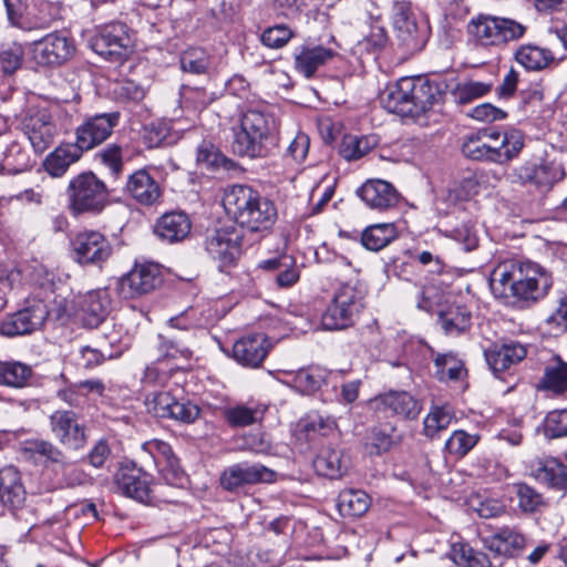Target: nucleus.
I'll return each mask as SVG.
<instances>
[{
    "mask_svg": "<svg viewBox=\"0 0 567 567\" xmlns=\"http://www.w3.org/2000/svg\"><path fill=\"white\" fill-rule=\"evenodd\" d=\"M553 285L551 276L533 261H508L494 268L489 279L496 298L515 297L536 302L543 299Z\"/></svg>",
    "mask_w": 567,
    "mask_h": 567,
    "instance_id": "1",
    "label": "nucleus"
},
{
    "mask_svg": "<svg viewBox=\"0 0 567 567\" xmlns=\"http://www.w3.org/2000/svg\"><path fill=\"white\" fill-rule=\"evenodd\" d=\"M234 154L250 159L268 157L279 147V126L269 113L247 110L231 127Z\"/></svg>",
    "mask_w": 567,
    "mask_h": 567,
    "instance_id": "2",
    "label": "nucleus"
},
{
    "mask_svg": "<svg viewBox=\"0 0 567 567\" xmlns=\"http://www.w3.org/2000/svg\"><path fill=\"white\" fill-rule=\"evenodd\" d=\"M223 206L231 219L254 233L269 230L278 216L275 203L247 185L226 188Z\"/></svg>",
    "mask_w": 567,
    "mask_h": 567,
    "instance_id": "3",
    "label": "nucleus"
},
{
    "mask_svg": "<svg viewBox=\"0 0 567 567\" xmlns=\"http://www.w3.org/2000/svg\"><path fill=\"white\" fill-rule=\"evenodd\" d=\"M68 208L72 215L96 214L109 203V189L94 173L85 172L74 176L66 188Z\"/></svg>",
    "mask_w": 567,
    "mask_h": 567,
    "instance_id": "4",
    "label": "nucleus"
},
{
    "mask_svg": "<svg viewBox=\"0 0 567 567\" xmlns=\"http://www.w3.org/2000/svg\"><path fill=\"white\" fill-rule=\"evenodd\" d=\"M466 30L477 44L497 47L520 39L526 27L513 19L478 14L470 20Z\"/></svg>",
    "mask_w": 567,
    "mask_h": 567,
    "instance_id": "5",
    "label": "nucleus"
},
{
    "mask_svg": "<svg viewBox=\"0 0 567 567\" xmlns=\"http://www.w3.org/2000/svg\"><path fill=\"white\" fill-rule=\"evenodd\" d=\"M363 296L351 285L340 286L321 317L326 330H341L353 324L363 307Z\"/></svg>",
    "mask_w": 567,
    "mask_h": 567,
    "instance_id": "6",
    "label": "nucleus"
},
{
    "mask_svg": "<svg viewBox=\"0 0 567 567\" xmlns=\"http://www.w3.org/2000/svg\"><path fill=\"white\" fill-rule=\"evenodd\" d=\"M21 130L33 151L42 154L53 145L62 131H68V126L59 124L47 109L31 107L21 121Z\"/></svg>",
    "mask_w": 567,
    "mask_h": 567,
    "instance_id": "7",
    "label": "nucleus"
},
{
    "mask_svg": "<svg viewBox=\"0 0 567 567\" xmlns=\"http://www.w3.org/2000/svg\"><path fill=\"white\" fill-rule=\"evenodd\" d=\"M90 47L105 60L121 62L127 56L132 40L125 24L111 23L90 39Z\"/></svg>",
    "mask_w": 567,
    "mask_h": 567,
    "instance_id": "8",
    "label": "nucleus"
},
{
    "mask_svg": "<svg viewBox=\"0 0 567 567\" xmlns=\"http://www.w3.org/2000/svg\"><path fill=\"white\" fill-rule=\"evenodd\" d=\"M120 114L117 112L102 113L87 117L75 128L76 147L82 152H87L105 142L118 124Z\"/></svg>",
    "mask_w": 567,
    "mask_h": 567,
    "instance_id": "9",
    "label": "nucleus"
},
{
    "mask_svg": "<svg viewBox=\"0 0 567 567\" xmlns=\"http://www.w3.org/2000/svg\"><path fill=\"white\" fill-rule=\"evenodd\" d=\"M73 258L80 265L101 266L112 255L110 240L100 231L83 230L71 241Z\"/></svg>",
    "mask_w": 567,
    "mask_h": 567,
    "instance_id": "10",
    "label": "nucleus"
},
{
    "mask_svg": "<svg viewBox=\"0 0 567 567\" xmlns=\"http://www.w3.org/2000/svg\"><path fill=\"white\" fill-rule=\"evenodd\" d=\"M276 473L260 463H237L226 467L220 475V485L228 492H239L249 485L271 483Z\"/></svg>",
    "mask_w": 567,
    "mask_h": 567,
    "instance_id": "11",
    "label": "nucleus"
},
{
    "mask_svg": "<svg viewBox=\"0 0 567 567\" xmlns=\"http://www.w3.org/2000/svg\"><path fill=\"white\" fill-rule=\"evenodd\" d=\"M10 22L22 30L48 28L59 17V7L47 0H33L23 13H18L12 0H3Z\"/></svg>",
    "mask_w": 567,
    "mask_h": 567,
    "instance_id": "12",
    "label": "nucleus"
},
{
    "mask_svg": "<svg viewBox=\"0 0 567 567\" xmlns=\"http://www.w3.org/2000/svg\"><path fill=\"white\" fill-rule=\"evenodd\" d=\"M74 316L83 327L96 328L109 316L111 297L106 289H96L74 299Z\"/></svg>",
    "mask_w": 567,
    "mask_h": 567,
    "instance_id": "13",
    "label": "nucleus"
},
{
    "mask_svg": "<svg viewBox=\"0 0 567 567\" xmlns=\"http://www.w3.org/2000/svg\"><path fill=\"white\" fill-rule=\"evenodd\" d=\"M161 270L155 264H140L118 280V293L133 299L153 291L161 284Z\"/></svg>",
    "mask_w": 567,
    "mask_h": 567,
    "instance_id": "14",
    "label": "nucleus"
},
{
    "mask_svg": "<svg viewBox=\"0 0 567 567\" xmlns=\"http://www.w3.org/2000/svg\"><path fill=\"white\" fill-rule=\"evenodd\" d=\"M390 18L396 37L410 49L423 42L416 13L410 0H391Z\"/></svg>",
    "mask_w": 567,
    "mask_h": 567,
    "instance_id": "15",
    "label": "nucleus"
},
{
    "mask_svg": "<svg viewBox=\"0 0 567 567\" xmlns=\"http://www.w3.org/2000/svg\"><path fill=\"white\" fill-rule=\"evenodd\" d=\"M73 42L63 33L52 32L31 43L32 59L40 65H60L74 53Z\"/></svg>",
    "mask_w": 567,
    "mask_h": 567,
    "instance_id": "16",
    "label": "nucleus"
},
{
    "mask_svg": "<svg viewBox=\"0 0 567 567\" xmlns=\"http://www.w3.org/2000/svg\"><path fill=\"white\" fill-rule=\"evenodd\" d=\"M241 235L233 226L213 230L206 236L205 248L213 259L227 266L235 261L240 251Z\"/></svg>",
    "mask_w": 567,
    "mask_h": 567,
    "instance_id": "17",
    "label": "nucleus"
},
{
    "mask_svg": "<svg viewBox=\"0 0 567 567\" xmlns=\"http://www.w3.org/2000/svg\"><path fill=\"white\" fill-rule=\"evenodd\" d=\"M271 349L268 337L264 333H250L239 338L233 344L234 360L250 369L259 368Z\"/></svg>",
    "mask_w": 567,
    "mask_h": 567,
    "instance_id": "18",
    "label": "nucleus"
},
{
    "mask_svg": "<svg viewBox=\"0 0 567 567\" xmlns=\"http://www.w3.org/2000/svg\"><path fill=\"white\" fill-rule=\"evenodd\" d=\"M117 491L141 503L150 501L152 476L135 465H122L114 476Z\"/></svg>",
    "mask_w": 567,
    "mask_h": 567,
    "instance_id": "19",
    "label": "nucleus"
},
{
    "mask_svg": "<svg viewBox=\"0 0 567 567\" xmlns=\"http://www.w3.org/2000/svg\"><path fill=\"white\" fill-rule=\"evenodd\" d=\"M142 451L152 458L158 470L163 472L165 480L169 484L182 483L184 472L182 471L179 461L168 443L153 439L143 443Z\"/></svg>",
    "mask_w": 567,
    "mask_h": 567,
    "instance_id": "20",
    "label": "nucleus"
},
{
    "mask_svg": "<svg viewBox=\"0 0 567 567\" xmlns=\"http://www.w3.org/2000/svg\"><path fill=\"white\" fill-rule=\"evenodd\" d=\"M51 430L60 443L68 449L79 450L84 446L86 436L84 427L72 411H56L50 416Z\"/></svg>",
    "mask_w": 567,
    "mask_h": 567,
    "instance_id": "21",
    "label": "nucleus"
},
{
    "mask_svg": "<svg viewBox=\"0 0 567 567\" xmlns=\"http://www.w3.org/2000/svg\"><path fill=\"white\" fill-rule=\"evenodd\" d=\"M481 542L494 557H513L520 553L527 544L523 533L511 526H503L494 534L482 536Z\"/></svg>",
    "mask_w": 567,
    "mask_h": 567,
    "instance_id": "22",
    "label": "nucleus"
},
{
    "mask_svg": "<svg viewBox=\"0 0 567 567\" xmlns=\"http://www.w3.org/2000/svg\"><path fill=\"white\" fill-rule=\"evenodd\" d=\"M373 402L377 409L406 420L416 419L422 410L421 403L408 391L390 390Z\"/></svg>",
    "mask_w": 567,
    "mask_h": 567,
    "instance_id": "23",
    "label": "nucleus"
},
{
    "mask_svg": "<svg viewBox=\"0 0 567 567\" xmlns=\"http://www.w3.org/2000/svg\"><path fill=\"white\" fill-rule=\"evenodd\" d=\"M364 204L375 210H388L399 203V193L383 179H369L357 190Z\"/></svg>",
    "mask_w": 567,
    "mask_h": 567,
    "instance_id": "24",
    "label": "nucleus"
},
{
    "mask_svg": "<svg viewBox=\"0 0 567 567\" xmlns=\"http://www.w3.org/2000/svg\"><path fill=\"white\" fill-rule=\"evenodd\" d=\"M125 190L134 200L147 206L156 204L162 195L158 183L144 168L128 176Z\"/></svg>",
    "mask_w": 567,
    "mask_h": 567,
    "instance_id": "25",
    "label": "nucleus"
},
{
    "mask_svg": "<svg viewBox=\"0 0 567 567\" xmlns=\"http://www.w3.org/2000/svg\"><path fill=\"white\" fill-rule=\"evenodd\" d=\"M489 368L494 372H503L511 365L520 362L527 354L525 346L516 341L494 343L484 352Z\"/></svg>",
    "mask_w": 567,
    "mask_h": 567,
    "instance_id": "26",
    "label": "nucleus"
},
{
    "mask_svg": "<svg viewBox=\"0 0 567 567\" xmlns=\"http://www.w3.org/2000/svg\"><path fill=\"white\" fill-rule=\"evenodd\" d=\"M514 174L520 183L538 187H551L560 178L558 169L543 161L525 162Z\"/></svg>",
    "mask_w": 567,
    "mask_h": 567,
    "instance_id": "27",
    "label": "nucleus"
},
{
    "mask_svg": "<svg viewBox=\"0 0 567 567\" xmlns=\"http://www.w3.org/2000/svg\"><path fill=\"white\" fill-rule=\"evenodd\" d=\"M410 83L411 78H401L395 83L389 84L380 94L381 105L390 113L412 114Z\"/></svg>",
    "mask_w": 567,
    "mask_h": 567,
    "instance_id": "28",
    "label": "nucleus"
},
{
    "mask_svg": "<svg viewBox=\"0 0 567 567\" xmlns=\"http://www.w3.org/2000/svg\"><path fill=\"white\" fill-rule=\"evenodd\" d=\"M535 478L557 491L567 488V465L553 456L537 458L533 464Z\"/></svg>",
    "mask_w": 567,
    "mask_h": 567,
    "instance_id": "29",
    "label": "nucleus"
},
{
    "mask_svg": "<svg viewBox=\"0 0 567 567\" xmlns=\"http://www.w3.org/2000/svg\"><path fill=\"white\" fill-rule=\"evenodd\" d=\"M25 499L21 474L12 465L0 466V502L8 507H19Z\"/></svg>",
    "mask_w": 567,
    "mask_h": 567,
    "instance_id": "30",
    "label": "nucleus"
},
{
    "mask_svg": "<svg viewBox=\"0 0 567 567\" xmlns=\"http://www.w3.org/2000/svg\"><path fill=\"white\" fill-rule=\"evenodd\" d=\"M192 229L189 217L182 212L164 214L155 225V234L169 244L185 239Z\"/></svg>",
    "mask_w": 567,
    "mask_h": 567,
    "instance_id": "31",
    "label": "nucleus"
},
{
    "mask_svg": "<svg viewBox=\"0 0 567 567\" xmlns=\"http://www.w3.org/2000/svg\"><path fill=\"white\" fill-rule=\"evenodd\" d=\"M313 466L319 475L338 480L350 467V458L342 450L323 447L315 458Z\"/></svg>",
    "mask_w": 567,
    "mask_h": 567,
    "instance_id": "32",
    "label": "nucleus"
},
{
    "mask_svg": "<svg viewBox=\"0 0 567 567\" xmlns=\"http://www.w3.org/2000/svg\"><path fill=\"white\" fill-rule=\"evenodd\" d=\"M410 94L412 114L424 113L436 104L442 97L440 84L424 78H411Z\"/></svg>",
    "mask_w": 567,
    "mask_h": 567,
    "instance_id": "33",
    "label": "nucleus"
},
{
    "mask_svg": "<svg viewBox=\"0 0 567 567\" xmlns=\"http://www.w3.org/2000/svg\"><path fill=\"white\" fill-rule=\"evenodd\" d=\"M485 144L497 146V156H492L494 162H505L515 157L524 146V137L520 131L511 130L504 133L489 130Z\"/></svg>",
    "mask_w": 567,
    "mask_h": 567,
    "instance_id": "34",
    "label": "nucleus"
},
{
    "mask_svg": "<svg viewBox=\"0 0 567 567\" xmlns=\"http://www.w3.org/2000/svg\"><path fill=\"white\" fill-rule=\"evenodd\" d=\"M332 49L322 45L301 47L295 54V68L307 79L311 78L315 72L327 61L334 56Z\"/></svg>",
    "mask_w": 567,
    "mask_h": 567,
    "instance_id": "35",
    "label": "nucleus"
},
{
    "mask_svg": "<svg viewBox=\"0 0 567 567\" xmlns=\"http://www.w3.org/2000/svg\"><path fill=\"white\" fill-rule=\"evenodd\" d=\"M82 154L74 143L61 144L45 157L44 169L52 177H61L81 158Z\"/></svg>",
    "mask_w": 567,
    "mask_h": 567,
    "instance_id": "36",
    "label": "nucleus"
},
{
    "mask_svg": "<svg viewBox=\"0 0 567 567\" xmlns=\"http://www.w3.org/2000/svg\"><path fill=\"white\" fill-rule=\"evenodd\" d=\"M259 268L277 272L276 282L280 288L293 286L300 277L295 258L288 254L264 260L259 264Z\"/></svg>",
    "mask_w": 567,
    "mask_h": 567,
    "instance_id": "37",
    "label": "nucleus"
},
{
    "mask_svg": "<svg viewBox=\"0 0 567 567\" xmlns=\"http://www.w3.org/2000/svg\"><path fill=\"white\" fill-rule=\"evenodd\" d=\"M538 389L556 395L565 393L567 391V362L559 357L550 360L545 367Z\"/></svg>",
    "mask_w": 567,
    "mask_h": 567,
    "instance_id": "38",
    "label": "nucleus"
},
{
    "mask_svg": "<svg viewBox=\"0 0 567 567\" xmlns=\"http://www.w3.org/2000/svg\"><path fill=\"white\" fill-rule=\"evenodd\" d=\"M338 509L343 517H361L371 506V497L362 489H343L339 493Z\"/></svg>",
    "mask_w": 567,
    "mask_h": 567,
    "instance_id": "39",
    "label": "nucleus"
},
{
    "mask_svg": "<svg viewBox=\"0 0 567 567\" xmlns=\"http://www.w3.org/2000/svg\"><path fill=\"white\" fill-rule=\"evenodd\" d=\"M265 409L259 405L236 404L223 410V417L230 427H246L260 422Z\"/></svg>",
    "mask_w": 567,
    "mask_h": 567,
    "instance_id": "40",
    "label": "nucleus"
},
{
    "mask_svg": "<svg viewBox=\"0 0 567 567\" xmlns=\"http://www.w3.org/2000/svg\"><path fill=\"white\" fill-rule=\"evenodd\" d=\"M33 375L31 365L11 360L0 361V385L22 389L25 388Z\"/></svg>",
    "mask_w": 567,
    "mask_h": 567,
    "instance_id": "41",
    "label": "nucleus"
},
{
    "mask_svg": "<svg viewBox=\"0 0 567 567\" xmlns=\"http://www.w3.org/2000/svg\"><path fill=\"white\" fill-rule=\"evenodd\" d=\"M471 312L464 306L451 305L439 312V321L446 334L458 336L471 327Z\"/></svg>",
    "mask_w": 567,
    "mask_h": 567,
    "instance_id": "42",
    "label": "nucleus"
},
{
    "mask_svg": "<svg viewBox=\"0 0 567 567\" xmlns=\"http://www.w3.org/2000/svg\"><path fill=\"white\" fill-rule=\"evenodd\" d=\"M450 556L460 567H493V563L486 553L474 549L465 542L453 543Z\"/></svg>",
    "mask_w": 567,
    "mask_h": 567,
    "instance_id": "43",
    "label": "nucleus"
},
{
    "mask_svg": "<svg viewBox=\"0 0 567 567\" xmlns=\"http://www.w3.org/2000/svg\"><path fill=\"white\" fill-rule=\"evenodd\" d=\"M398 237V230L392 223L374 224L367 227L361 236L362 245L372 251H379Z\"/></svg>",
    "mask_w": 567,
    "mask_h": 567,
    "instance_id": "44",
    "label": "nucleus"
},
{
    "mask_svg": "<svg viewBox=\"0 0 567 567\" xmlns=\"http://www.w3.org/2000/svg\"><path fill=\"white\" fill-rule=\"evenodd\" d=\"M515 60L528 71H538L554 61V55L547 49L526 44L517 49Z\"/></svg>",
    "mask_w": 567,
    "mask_h": 567,
    "instance_id": "45",
    "label": "nucleus"
},
{
    "mask_svg": "<svg viewBox=\"0 0 567 567\" xmlns=\"http://www.w3.org/2000/svg\"><path fill=\"white\" fill-rule=\"evenodd\" d=\"M327 380V371L319 367L300 369L291 378V386L302 393L312 394L318 391Z\"/></svg>",
    "mask_w": 567,
    "mask_h": 567,
    "instance_id": "46",
    "label": "nucleus"
},
{
    "mask_svg": "<svg viewBox=\"0 0 567 567\" xmlns=\"http://www.w3.org/2000/svg\"><path fill=\"white\" fill-rule=\"evenodd\" d=\"M489 134V130H482L475 135H471L462 145L463 154L475 161L489 159L492 156H497V146L485 144L486 135Z\"/></svg>",
    "mask_w": 567,
    "mask_h": 567,
    "instance_id": "47",
    "label": "nucleus"
},
{
    "mask_svg": "<svg viewBox=\"0 0 567 567\" xmlns=\"http://www.w3.org/2000/svg\"><path fill=\"white\" fill-rule=\"evenodd\" d=\"M454 417L449 405L433 406L424 419V434L434 439L441 431L446 430Z\"/></svg>",
    "mask_w": 567,
    "mask_h": 567,
    "instance_id": "48",
    "label": "nucleus"
},
{
    "mask_svg": "<svg viewBox=\"0 0 567 567\" xmlns=\"http://www.w3.org/2000/svg\"><path fill=\"white\" fill-rule=\"evenodd\" d=\"M30 167L29 155L19 144L10 145L0 158V173L18 174Z\"/></svg>",
    "mask_w": 567,
    "mask_h": 567,
    "instance_id": "49",
    "label": "nucleus"
},
{
    "mask_svg": "<svg viewBox=\"0 0 567 567\" xmlns=\"http://www.w3.org/2000/svg\"><path fill=\"white\" fill-rule=\"evenodd\" d=\"M375 144L373 137L347 135L342 140L340 154L347 161H355L370 152Z\"/></svg>",
    "mask_w": 567,
    "mask_h": 567,
    "instance_id": "50",
    "label": "nucleus"
},
{
    "mask_svg": "<svg viewBox=\"0 0 567 567\" xmlns=\"http://www.w3.org/2000/svg\"><path fill=\"white\" fill-rule=\"evenodd\" d=\"M434 364L435 375L441 381L460 380L464 373L463 362L452 353H437Z\"/></svg>",
    "mask_w": 567,
    "mask_h": 567,
    "instance_id": "51",
    "label": "nucleus"
},
{
    "mask_svg": "<svg viewBox=\"0 0 567 567\" xmlns=\"http://www.w3.org/2000/svg\"><path fill=\"white\" fill-rule=\"evenodd\" d=\"M181 68L192 74H204L210 65L207 52L200 48H189L181 54Z\"/></svg>",
    "mask_w": 567,
    "mask_h": 567,
    "instance_id": "52",
    "label": "nucleus"
},
{
    "mask_svg": "<svg viewBox=\"0 0 567 567\" xmlns=\"http://www.w3.org/2000/svg\"><path fill=\"white\" fill-rule=\"evenodd\" d=\"M480 436L470 434L463 430H456L445 442V450L457 457L465 456L477 443Z\"/></svg>",
    "mask_w": 567,
    "mask_h": 567,
    "instance_id": "53",
    "label": "nucleus"
},
{
    "mask_svg": "<svg viewBox=\"0 0 567 567\" xmlns=\"http://www.w3.org/2000/svg\"><path fill=\"white\" fill-rule=\"evenodd\" d=\"M18 317L28 328V333L41 328L48 318L49 311L47 305L42 301H35L32 305L17 311Z\"/></svg>",
    "mask_w": 567,
    "mask_h": 567,
    "instance_id": "54",
    "label": "nucleus"
},
{
    "mask_svg": "<svg viewBox=\"0 0 567 567\" xmlns=\"http://www.w3.org/2000/svg\"><path fill=\"white\" fill-rule=\"evenodd\" d=\"M481 184L476 175L464 177L447 192V200L453 204L470 200L480 193Z\"/></svg>",
    "mask_w": 567,
    "mask_h": 567,
    "instance_id": "55",
    "label": "nucleus"
},
{
    "mask_svg": "<svg viewBox=\"0 0 567 567\" xmlns=\"http://www.w3.org/2000/svg\"><path fill=\"white\" fill-rule=\"evenodd\" d=\"M95 158L100 161L114 178H118L123 173V154L120 145H107L96 153Z\"/></svg>",
    "mask_w": 567,
    "mask_h": 567,
    "instance_id": "56",
    "label": "nucleus"
},
{
    "mask_svg": "<svg viewBox=\"0 0 567 567\" xmlns=\"http://www.w3.org/2000/svg\"><path fill=\"white\" fill-rule=\"evenodd\" d=\"M182 101L187 109L202 111L214 100L215 94L203 87L183 86L181 92Z\"/></svg>",
    "mask_w": 567,
    "mask_h": 567,
    "instance_id": "57",
    "label": "nucleus"
},
{
    "mask_svg": "<svg viewBox=\"0 0 567 567\" xmlns=\"http://www.w3.org/2000/svg\"><path fill=\"white\" fill-rule=\"evenodd\" d=\"M491 90V84L470 81L460 84L453 92L454 101L458 104H467L475 99L484 96Z\"/></svg>",
    "mask_w": 567,
    "mask_h": 567,
    "instance_id": "58",
    "label": "nucleus"
},
{
    "mask_svg": "<svg viewBox=\"0 0 567 567\" xmlns=\"http://www.w3.org/2000/svg\"><path fill=\"white\" fill-rule=\"evenodd\" d=\"M518 507L524 513H533L543 504V496L532 486L525 483L514 485Z\"/></svg>",
    "mask_w": 567,
    "mask_h": 567,
    "instance_id": "59",
    "label": "nucleus"
},
{
    "mask_svg": "<svg viewBox=\"0 0 567 567\" xmlns=\"http://www.w3.org/2000/svg\"><path fill=\"white\" fill-rule=\"evenodd\" d=\"M158 350L162 358L158 359L157 363H162L164 359L173 360H188L192 355V351L184 344L178 343L172 337L158 334Z\"/></svg>",
    "mask_w": 567,
    "mask_h": 567,
    "instance_id": "60",
    "label": "nucleus"
},
{
    "mask_svg": "<svg viewBox=\"0 0 567 567\" xmlns=\"http://www.w3.org/2000/svg\"><path fill=\"white\" fill-rule=\"evenodd\" d=\"M471 507L482 518H494L505 513V505L502 501L492 497L477 495L471 499Z\"/></svg>",
    "mask_w": 567,
    "mask_h": 567,
    "instance_id": "61",
    "label": "nucleus"
},
{
    "mask_svg": "<svg viewBox=\"0 0 567 567\" xmlns=\"http://www.w3.org/2000/svg\"><path fill=\"white\" fill-rule=\"evenodd\" d=\"M544 324L550 333L567 332V293L559 299L558 306L545 318Z\"/></svg>",
    "mask_w": 567,
    "mask_h": 567,
    "instance_id": "62",
    "label": "nucleus"
},
{
    "mask_svg": "<svg viewBox=\"0 0 567 567\" xmlns=\"http://www.w3.org/2000/svg\"><path fill=\"white\" fill-rule=\"evenodd\" d=\"M544 432L550 439L567 436V409L549 412L545 419Z\"/></svg>",
    "mask_w": 567,
    "mask_h": 567,
    "instance_id": "63",
    "label": "nucleus"
},
{
    "mask_svg": "<svg viewBox=\"0 0 567 567\" xmlns=\"http://www.w3.org/2000/svg\"><path fill=\"white\" fill-rule=\"evenodd\" d=\"M293 32L285 24L267 28L261 34V42L270 49L285 47L292 38Z\"/></svg>",
    "mask_w": 567,
    "mask_h": 567,
    "instance_id": "64",
    "label": "nucleus"
}]
</instances>
